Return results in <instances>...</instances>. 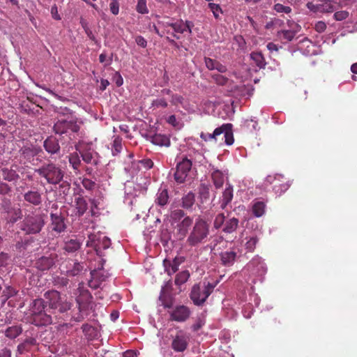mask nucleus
<instances>
[{
    "mask_svg": "<svg viewBox=\"0 0 357 357\" xmlns=\"http://www.w3.org/2000/svg\"><path fill=\"white\" fill-rule=\"evenodd\" d=\"M172 236L173 234L169 232L167 229H162L161 231L160 238L161 241L165 243H168V241L172 239Z\"/></svg>",
    "mask_w": 357,
    "mask_h": 357,
    "instance_id": "obj_60",
    "label": "nucleus"
},
{
    "mask_svg": "<svg viewBox=\"0 0 357 357\" xmlns=\"http://www.w3.org/2000/svg\"><path fill=\"white\" fill-rule=\"evenodd\" d=\"M209 234V227L202 218L195 220L187 238V243L190 246H197L204 243Z\"/></svg>",
    "mask_w": 357,
    "mask_h": 357,
    "instance_id": "obj_4",
    "label": "nucleus"
},
{
    "mask_svg": "<svg viewBox=\"0 0 357 357\" xmlns=\"http://www.w3.org/2000/svg\"><path fill=\"white\" fill-rule=\"evenodd\" d=\"M3 178L8 181H15L18 179L19 175L15 170L8 168H3L2 170Z\"/></svg>",
    "mask_w": 357,
    "mask_h": 357,
    "instance_id": "obj_37",
    "label": "nucleus"
},
{
    "mask_svg": "<svg viewBox=\"0 0 357 357\" xmlns=\"http://www.w3.org/2000/svg\"><path fill=\"white\" fill-rule=\"evenodd\" d=\"M188 344V337L183 332H178L172 340V347L176 352L185 351Z\"/></svg>",
    "mask_w": 357,
    "mask_h": 357,
    "instance_id": "obj_18",
    "label": "nucleus"
},
{
    "mask_svg": "<svg viewBox=\"0 0 357 357\" xmlns=\"http://www.w3.org/2000/svg\"><path fill=\"white\" fill-rule=\"evenodd\" d=\"M233 199V187L230 184H227L222 197L220 199V207L224 209L231 202Z\"/></svg>",
    "mask_w": 357,
    "mask_h": 357,
    "instance_id": "obj_26",
    "label": "nucleus"
},
{
    "mask_svg": "<svg viewBox=\"0 0 357 357\" xmlns=\"http://www.w3.org/2000/svg\"><path fill=\"white\" fill-rule=\"evenodd\" d=\"M238 222V220L236 218L227 220L224 225L222 231L227 234L233 233L237 229Z\"/></svg>",
    "mask_w": 357,
    "mask_h": 357,
    "instance_id": "obj_35",
    "label": "nucleus"
},
{
    "mask_svg": "<svg viewBox=\"0 0 357 357\" xmlns=\"http://www.w3.org/2000/svg\"><path fill=\"white\" fill-rule=\"evenodd\" d=\"M68 161L75 171H79L81 166V160L77 152L70 153L68 156Z\"/></svg>",
    "mask_w": 357,
    "mask_h": 357,
    "instance_id": "obj_41",
    "label": "nucleus"
},
{
    "mask_svg": "<svg viewBox=\"0 0 357 357\" xmlns=\"http://www.w3.org/2000/svg\"><path fill=\"white\" fill-rule=\"evenodd\" d=\"M287 24L288 29H282L278 31L277 36L281 40L291 41L295 36L301 31V26L292 20H288Z\"/></svg>",
    "mask_w": 357,
    "mask_h": 357,
    "instance_id": "obj_16",
    "label": "nucleus"
},
{
    "mask_svg": "<svg viewBox=\"0 0 357 357\" xmlns=\"http://www.w3.org/2000/svg\"><path fill=\"white\" fill-rule=\"evenodd\" d=\"M291 183L289 181H284L279 187L275 188L273 190L276 195H281L283 192H286L290 187Z\"/></svg>",
    "mask_w": 357,
    "mask_h": 357,
    "instance_id": "obj_51",
    "label": "nucleus"
},
{
    "mask_svg": "<svg viewBox=\"0 0 357 357\" xmlns=\"http://www.w3.org/2000/svg\"><path fill=\"white\" fill-rule=\"evenodd\" d=\"M225 219V217L223 213L218 214L214 220V222H213L214 227L215 229H219L222 226H224Z\"/></svg>",
    "mask_w": 357,
    "mask_h": 357,
    "instance_id": "obj_55",
    "label": "nucleus"
},
{
    "mask_svg": "<svg viewBox=\"0 0 357 357\" xmlns=\"http://www.w3.org/2000/svg\"><path fill=\"white\" fill-rule=\"evenodd\" d=\"M208 8L212 11L213 16L217 19L219 17V14L222 13V9L219 4L209 3Z\"/></svg>",
    "mask_w": 357,
    "mask_h": 357,
    "instance_id": "obj_56",
    "label": "nucleus"
},
{
    "mask_svg": "<svg viewBox=\"0 0 357 357\" xmlns=\"http://www.w3.org/2000/svg\"><path fill=\"white\" fill-rule=\"evenodd\" d=\"M273 8L278 13H284L288 14L291 12V7L284 6L281 3L275 4Z\"/></svg>",
    "mask_w": 357,
    "mask_h": 357,
    "instance_id": "obj_57",
    "label": "nucleus"
},
{
    "mask_svg": "<svg viewBox=\"0 0 357 357\" xmlns=\"http://www.w3.org/2000/svg\"><path fill=\"white\" fill-rule=\"evenodd\" d=\"M45 225L40 214L31 213L26 215L21 224L20 228L27 234L39 233Z\"/></svg>",
    "mask_w": 357,
    "mask_h": 357,
    "instance_id": "obj_8",
    "label": "nucleus"
},
{
    "mask_svg": "<svg viewBox=\"0 0 357 357\" xmlns=\"http://www.w3.org/2000/svg\"><path fill=\"white\" fill-rule=\"evenodd\" d=\"M113 61V54L107 55L105 51L102 52L99 56V61L104 64L105 67L110 66Z\"/></svg>",
    "mask_w": 357,
    "mask_h": 357,
    "instance_id": "obj_47",
    "label": "nucleus"
},
{
    "mask_svg": "<svg viewBox=\"0 0 357 357\" xmlns=\"http://www.w3.org/2000/svg\"><path fill=\"white\" fill-rule=\"evenodd\" d=\"M55 262V255L51 254L50 256H43L39 258L36 262V267L42 271L49 270Z\"/></svg>",
    "mask_w": 357,
    "mask_h": 357,
    "instance_id": "obj_21",
    "label": "nucleus"
},
{
    "mask_svg": "<svg viewBox=\"0 0 357 357\" xmlns=\"http://www.w3.org/2000/svg\"><path fill=\"white\" fill-rule=\"evenodd\" d=\"M105 261L103 259H101L100 266L91 272V279L89 282V285L92 289L100 287L102 282L105 281L109 276V273L103 268Z\"/></svg>",
    "mask_w": 357,
    "mask_h": 357,
    "instance_id": "obj_15",
    "label": "nucleus"
},
{
    "mask_svg": "<svg viewBox=\"0 0 357 357\" xmlns=\"http://www.w3.org/2000/svg\"><path fill=\"white\" fill-rule=\"evenodd\" d=\"M24 320L38 326H47L52 322V317L45 311V302L42 298L35 299L31 303Z\"/></svg>",
    "mask_w": 357,
    "mask_h": 357,
    "instance_id": "obj_2",
    "label": "nucleus"
},
{
    "mask_svg": "<svg viewBox=\"0 0 357 357\" xmlns=\"http://www.w3.org/2000/svg\"><path fill=\"white\" fill-rule=\"evenodd\" d=\"M76 150L79 152L84 162L93 165H96L99 162L98 153L89 145L79 148L76 146Z\"/></svg>",
    "mask_w": 357,
    "mask_h": 357,
    "instance_id": "obj_17",
    "label": "nucleus"
},
{
    "mask_svg": "<svg viewBox=\"0 0 357 357\" xmlns=\"http://www.w3.org/2000/svg\"><path fill=\"white\" fill-rule=\"evenodd\" d=\"M204 62L206 67L210 70H216L222 73H225L227 70L226 66L223 65L222 63L215 59L206 57L204 59Z\"/></svg>",
    "mask_w": 357,
    "mask_h": 357,
    "instance_id": "obj_31",
    "label": "nucleus"
},
{
    "mask_svg": "<svg viewBox=\"0 0 357 357\" xmlns=\"http://www.w3.org/2000/svg\"><path fill=\"white\" fill-rule=\"evenodd\" d=\"M24 199L34 206H38L42 203V195L38 190L27 191L24 194Z\"/></svg>",
    "mask_w": 357,
    "mask_h": 357,
    "instance_id": "obj_25",
    "label": "nucleus"
},
{
    "mask_svg": "<svg viewBox=\"0 0 357 357\" xmlns=\"http://www.w3.org/2000/svg\"><path fill=\"white\" fill-rule=\"evenodd\" d=\"M74 207L78 216L84 215L88 208L86 200L80 196L75 197Z\"/></svg>",
    "mask_w": 357,
    "mask_h": 357,
    "instance_id": "obj_34",
    "label": "nucleus"
},
{
    "mask_svg": "<svg viewBox=\"0 0 357 357\" xmlns=\"http://www.w3.org/2000/svg\"><path fill=\"white\" fill-rule=\"evenodd\" d=\"M136 10L141 14H147L149 10L146 6V0H137Z\"/></svg>",
    "mask_w": 357,
    "mask_h": 357,
    "instance_id": "obj_52",
    "label": "nucleus"
},
{
    "mask_svg": "<svg viewBox=\"0 0 357 357\" xmlns=\"http://www.w3.org/2000/svg\"><path fill=\"white\" fill-rule=\"evenodd\" d=\"M148 137L149 140L155 145L166 147L170 146V139L165 135L157 133L152 135H149Z\"/></svg>",
    "mask_w": 357,
    "mask_h": 357,
    "instance_id": "obj_29",
    "label": "nucleus"
},
{
    "mask_svg": "<svg viewBox=\"0 0 357 357\" xmlns=\"http://www.w3.org/2000/svg\"><path fill=\"white\" fill-rule=\"evenodd\" d=\"M22 329L19 326H13L8 328L5 331V335L10 338L14 339L21 334Z\"/></svg>",
    "mask_w": 357,
    "mask_h": 357,
    "instance_id": "obj_44",
    "label": "nucleus"
},
{
    "mask_svg": "<svg viewBox=\"0 0 357 357\" xmlns=\"http://www.w3.org/2000/svg\"><path fill=\"white\" fill-rule=\"evenodd\" d=\"M349 17V12L346 10H341L335 12L333 15V17L337 21H342L347 19Z\"/></svg>",
    "mask_w": 357,
    "mask_h": 357,
    "instance_id": "obj_58",
    "label": "nucleus"
},
{
    "mask_svg": "<svg viewBox=\"0 0 357 357\" xmlns=\"http://www.w3.org/2000/svg\"><path fill=\"white\" fill-rule=\"evenodd\" d=\"M199 192L202 199H208L210 195L209 186L206 184L202 183L199 188Z\"/></svg>",
    "mask_w": 357,
    "mask_h": 357,
    "instance_id": "obj_49",
    "label": "nucleus"
},
{
    "mask_svg": "<svg viewBox=\"0 0 357 357\" xmlns=\"http://www.w3.org/2000/svg\"><path fill=\"white\" fill-rule=\"evenodd\" d=\"M250 59L259 68H263L266 66V61L261 52H254L250 54Z\"/></svg>",
    "mask_w": 357,
    "mask_h": 357,
    "instance_id": "obj_40",
    "label": "nucleus"
},
{
    "mask_svg": "<svg viewBox=\"0 0 357 357\" xmlns=\"http://www.w3.org/2000/svg\"><path fill=\"white\" fill-rule=\"evenodd\" d=\"M265 204L263 202H255L252 206V213L255 217L259 218L265 213Z\"/></svg>",
    "mask_w": 357,
    "mask_h": 357,
    "instance_id": "obj_39",
    "label": "nucleus"
},
{
    "mask_svg": "<svg viewBox=\"0 0 357 357\" xmlns=\"http://www.w3.org/2000/svg\"><path fill=\"white\" fill-rule=\"evenodd\" d=\"M185 156H188V159H190L192 165L193 162L195 164L204 165L206 161L202 151L197 150L195 147L190 148Z\"/></svg>",
    "mask_w": 357,
    "mask_h": 357,
    "instance_id": "obj_23",
    "label": "nucleus"
},
{
    "mask_svg": "<svg viewBox=\"0 0 357 357\" xmlns=\"http://www.w3.org/2000/svg\"><path fill=\"white\" fill-rule=\"evenodd\" d=\"M16 294V291L11 287H7L3 289L1 295L2 303H4L9 298Z\"/></svg>",
    "mask_w": 357,
    "mask_h": 357,
    "instance_id": "obj_48",
    "label": "nucleus"
},
{
    "mask_svg": "<svg viewBox=\"0 0 357 357\" xmlns=\"http://www.w3.org/2000/svg\"><path fill=\"white\" fill-rule=\"evenodd\" d=\"M122 149L121 140L119 138H116L112 144V154L114 155L119 154Z\"/></svg>",
    "mask_w": 357,
    "mask_h": 357,
    "instance_id": "obj_53",
    "label": "nucleus"
},
{
    "mask_svg": "<svg viewBox=\"0 0 357 357\" xmlns=\"http://www.w3.org/2000/svg\"><path fill=\"white\" fill-rule=\"evenodd\" d=\"M139 183L133 181H127L125 183L124 191V202L130 206H132L134 200L141 195H144L149 184V178L146 177H141Z\"/></svg>",
    "mask_w": 357,
    "mask_h": 357,
    "instance_id": "obj_5",
    "label": "nucleus"
},
{
    "mask_svg": "<svg viewBox=\"0 0 357 357\" xmlns=\"http://www.w3.org/2000/svg\"><path fill=\"white\" fill-rule=\"evenodd\" d=\"M182 261L181 259L175 257L174 259L170 260L168 259H165L163 261V265L165 267V272L171 275L176 273L178 269L179 265L181 264Z\"/></svg>",
    "mask_w": 357,
    "mask_h": 357,
    "instance_id": "obj_24",
    "label": "nucleus"
},
{
    "mask_svg": "<svg viewBox=\"0 0 357 357\" xmlns=\"http://www.w3.org/2000/svg\"><path fill=\"white\" fill-rule=\"evenodd\" d=\"M217 283L218 282H216L215 284L208 282L206 284L204 283L203 284H195L190 294V298L193 303L197 305H199L204 303L206 298L212 293Z\"/></svg>",
    "mask_w": 357,
    "mask_h": 357,
    "instance_id": "obj_10",
    "label": "nucleus"
},
{
    "mask_svg": "<svg viewBox=\"0 0 357 357\" xmlns=\"http://www.w3.org/2000/svg\"><path fill=\"white\" fill-rule=\"evenodd\" d=\"M82 185L88 190H92L96 187V183L89 178H84L82 181Z\"/></svg>",
    "mask_w": 357,
    "mask_h": 357,
    "instance_id": "obj_61",
    "label": "nucleus"
},
{
    "mask_svg": "<svg viewBox=\"0 0 357 357\" xmlns=\"http://www.w3.org/2000/svg\"><path fill=\"white\" fill-rule=\"evenodd\" d=\"M242 272L248 276V282L254 284L258 281L262 282L267 273V266L262 258L257 255L246 264Z\"/></svg>",
    "mask_w": 357,
    "mask_h": 357,
    "instance_id": "obj_3",
    "label": "nucleus"
},
{
    "mask_svg": "<svg viewBox=\"0 0 357 357\" xmlns=\"http://www.w3.org/2000/svg\"><path fill=\"white\" fill-rule=\"evenodd\" d=\"M9 261V256L4 252L0 253V270L6 267Z\"/></svg>",
    "mask_w": 357,
    "mask_h": 357,
    "instance_id": "obj_62",
    "label": "nucleus"
},
{
    "mask_svg": "<svg viewBox=\"0 0 357 357\" xmlns=\"http://www.w3.org/2000/svg\"><path fill=\"white\" fill-rule=\"evenodd\" d=\"M284 181V178L282 174L268 175L265 179L264 184L266 186L268 185H273V190H274L275 188L279 187V185Z\"/></svg>",
    "mask_w": 357,
    "mask_h": 357,
    "instance_id": "obj_33",
    "label": "nucleus"
},
{
    "mask_svg": "<svg viewBox=\"0 0 357 357\" xmlns=\"http://www.w3.org/2000/svg\"><path fill=\"white\" fill-rule=\"evenodd\" d=\"M54 130L56 134L61 135L75 133L79 130V126L75 118L68 116L66 119H59L54 125Z\"/></svg>",
    "mask_w": 357,
    "mask_h": 357,
    "instance_id": "obj_11",
    "label": "nucleus"
},
{
    "mask_svg": "<svg viewBox=\"0 0 357 357\" xmlns=\"http://www.w3.org/2000/svg\"><path fill=\"white\" fill-rule=\"evenodd\" d=\"M189 314L188 308L183 305L177 306L170 312L171 319L176 321H185Z\"/></svg>",
    "mask_w": 357,
    "mask_h": 357,
    "instance_id": "obj_20",
    "label": "nucleus"
},
{
    "mask_svg": "<svg viewBox=\"0 0 357 357\" xmlns=\"http://www.w3.org/2000/svg\"><path fill=\"white\" fill-rule=\"evenodd\" d=\"M43 145L46 151L51 154L56 153L60 150L58 140L53 137L47 138Z\"/></svg>",
    "mask_w": 357,
    "mask_h": 357,
    "instance_id": "obj_30",
    "label": "nucleus"
},
{
    "mask_svg": "<svg viewBox=\"0 0 357 357\" xmlns=\"http://www.w3.org/2000/svg\"><path fill=\"white\" fill-rule=\"evenodd\" d=\"M44 297L50 308L63 313L69 310L72 306L71 303L62 297L61 294L56 290H50L45 293Z\"/></svg>",
    "mask_w": 357,
    "mask_h": 357,
    "instance_id": "obj_7",
    "label": "nucleus"
},
{
    "mask_svg": "<svg viewBox=\"0 0 357 357\" xmlns=\"http://www.w3.org/2000/svg\"><path fill=\"white\" fill-rule=\"evenodd\" d=\"M168 220L173 228V236L176 240L184 239L193 225V219L185 215L181 209L172 211Z\"/></svg>",
    "mask_w": 357,
    "mask_h": 357,
    "instance_id": "obj_1",
    "label": "nucleus"
},
{
    "mask_svg": "<svg viewBox=\"0 0 357 357\" xmlns=\"http://www.w3.org/2000/svg\"><path fill=\"white\" fill-rule=\"evenodd\" d=\"M169 196L166 189H160L156 194L155 202L160 206H165L168 202Z\"/></svg>",
    "mask_w": 357,
    "mask_h": 357,
    "instance_id": "obj_43",
    "label": "nucleus"
},
{
    "mask_svg": "<svg viewBox=\"0 0 357 357\" xmlns=\"http://www.w3.org/2000/svg\"><path fill=\"white\" fill-rule=\"evenodd\" d=\"M133 167H137L139 170H148L153 166V161L149 158H144L137 162H134Z\"/></svg>",
    "mask_w": 357,
    "mask_h": 357,
    "instance_id": "obj_38",
    "label": "nucleus"
},
{
    "mask_svg": "<svg viewBox=\"0 0 357 357\" xmlns=\"http://www.w3.org/2000/svg\"><path fill=\"white\" fill-rule=\"evenodd\" d=\"M220 257L222 265L225 266H231L234 264L238 257V253L234 249L228 250L222 252L220 254Z\"/></svg>",
    "mask_w": 357,
    "mask_h": 357,
    "instance_id": "obj_22",
    "label": "nucleus"
},
{
    "mask_svg": "<svg viewBox=\"0 0 357 357\" xmlns=\"http://www.w3.org/2000/svg\"><path fill=\"white\" fill-rule=\"evenodd\" d=\"M82 242V238H70L65 242L63 248L68 252H74L79 249Z\"/></svg>",
    "mask_w": 357,
    "mask_h": 357,
    "instance_id": "obj_32",
    "label": "nucleus"
},
{
    "mask_svg": "<svg viewBox=\"0 0 357 357\" xmlns=\"http://www.w3.org/2000/svg\"><path fill=\"white\" fill-rule=\"evenodd\" d=\"M176 169L174 173V179L178 183H183L190 178L192 174V165L188 156L185 155L178 156Z\"/></svg>",
    "mask_w": 357,
    "mask_h": 357,
    "instance_id": "obj_9",
    "label": "nucleus"
},
{
    "mask_svg": "<svg viewBox=\"0 0 357 357\" xmlns=\"http://www.w3.org/2000/svg\"><path fill=\"white\" fill-rule=\"evenodd\" d=\"M52 229L53 231L61 233L66 229L63 218L56 213H51Z\"/></svg>",
    "mask_w": 357,
    "mask_h": 357,
    "instance_id": "obj_27",
    "label": "nucleus"
},
{
    "mask_svg": "<svg viewBox=\"0 0 357 357\" xmlns=\"http://www.w3.org/2000/svg\"><path fill=\"white\" fill-rule=\"evenodd\" d=\"M210 172L215 187L221 188L225 181V174L214 167H211Z\"/></svg>",
    "mask_w": 357,
    "mask_h": 357,
    "instance_id": "obj_28",
    "label": "nucleus"
},
{
    "mask_svg": "<svg viewBox=\"0 0 357 357\" xmlns=\"http://www.w3.org/2000/svg\"><path fill=\"white\" fill-rule=\"evenodd\" d=\"M183 97L178 94H172L171 96V102L173 105H183Z\"/></svg>",
    "mask_w": 357,
    "mask_h": 357,
    "instance_id": "obj_59",
    "label": "nucleus"
},
{
    "mask_svg": "<svg viewBox=\"0 0 357 357\" xmlns=\"http://www.w3.org/2000/svg\"><path fill=\"white\" fill-rule=\"evenodd\" d=\"M189 277L190 273L188 271H183L176 275L175 284L177 285H181L185 283L188 280Z\"/></svg>",
    "mask_w": 357,
    "mask_h": 357,
    "instance_id": "obj_45",
    "label": "nucleus"
},
{
    "mask_svg": "<svg viewBox=\"0 0 357 357\" xmlns=\"http://www.w3.org/2000/svg\"><path fill=\"white\" fill-rule=\"evenodd\" d=\"M151 106L156 108H166L168 106V103L165 98H159L152 101Z\"/></svg>",
    "mask_w": 357,
    "mask_h": 357,
    "instance_id": "obj_54",
    "label": "nucleus"
},
{
    "mask_svg": "<svg viewBox=\"0 0 357 357\" xmlns=\"http://www.w3.org/2000/svg\"><path fill=\"white\" fill-rule=\"evenodd\" d=\"M258 242V239L256 236H250L246 238V242L245 243V248L248 252H252Z\"/></svg>",
    "mask_w": 357,
    "mask_h": 357,
    "instance_id": "obj_46",
    "label": "nucleus"
},
{
    "mask_svg": "<svg viewBox=\"0 0 357 357\" xmlns=\"http://www.w3.org/2000/svg\"><path fill=\"white\" fill-rule=\"evenodd\" d=\"M110 11L114 15H117L119 12V4L117 0H112L109 4Z\"/></svg>",
    "mask_w": 357,
    "mask_h": 357,
    "instance_id": "obj_63",
    "label": "nucleus"
},
{
    "mask_svg": "<svg viewBox=\"0 0 357 357\" xmlns=\"http://www.w3.org/2000/svg\"><path fill=\"white\" fill-rule=\"evenodd\" d=\"M195 194L190 192L182 197V207L184 208H190L195 204Z\"/></svg>",
    "mask_w": 357,
    "mask_h": 357,
    "instance_id": "obj_42",
    "label": "nucleus"
},
{
    "mask_svg": "<svg viewBox=\"0 0 357 357\" xmlns=\"http://www.w3.org/2000/svg\"><path fill=\"white\" fill-rule=\"evenodd\" d=\"M306 6L310 11L315 13H330L337 10L340 5L332 0H322L316 4L308 2Z\"/></svg>",
    "mask_w": 357,
    "mask_h": 357,
    "instance_id": "obj_14",
    "label": "nucleus"
},
{
    "mask_svg": "<svg viewBox=\"0 0 357 357\" xmlns=\"http://www.w3.org/2000/svg\"><path fill=\"white\" fill-rule=\"evenodd\" d=\"M222 134H224L225 142L227 145L233 144L234 139L231 132V124L230 123L223 124L221 127L215 128L213 133L202 132L200 137L206 142L213 139L216 140V137Z\"/></svg>",
    "mask_w": 357,
    "mask_h": 357,
    "instance_id": "obj_13",
    "label": "nucleus"
},
{
    "mask_svg": "<svg viewBox=\"0 0 357 357\" xmlns=\"http://www.w3.org/2000/svg\"><path fill=\"white\" fill-rule=\"evenodd\" d=\"M83 266L79 262H69V267L66 271L68 276L78 275L83 270Z\"/></svg>",
    "mask_w": 357,
    "mask_h": 357,
    "instance_id": "obj_36",
    "label": "nucleus"
},
{
    "mask_svg": "<svg viewBox=\"0 0 357 357\" xmlns=\"http://www.w3.org/2000/svg\"><path fill=\"white\" fill-rule=\"evenodd\" d=\"M167 122L174 128H179L181 127L180 123L175 115L169 116L167 119Z\"/></svg>",
    "mask_w": 357,
    "mask_h": 357,
    "instance_id": "obj_64",
    "label": "nucleus"
},
{
    "mask_svg": "<svg viewBox=\"0 0 357 357\" xmlns=\"http://www.w3.org/2000/svg\"><path fill=\"white\" fill-rule=\"evenodd\" d=\"M211 77L214 80V82L218 85L223 86L227 84V83L228 82V79L220 74H213Z\"/></svg>",
    "mask_w": 357,
    "mask_h": 357,
    "instance_id": "obj_50",
    "label": "nucleus"
},
{
    "mask_svg": "<svg viewBox=\"0 0 357 357\" xmlns=\"http://www.w3.org/2000/svg\"><path fill=\"white\" fill-rule=\"evenodd\" d=\"M110 239L104 234L98 232L88 236L86 246L93 248L97 255L102 256V250L109 248Z\"/></svg>",
    "mask_w": 357,
    "mask_h": 357,
    "instance_id": "obj_12",
    "label": "nucleus"
},
{
    "mask_svg": "<svg viewBox=\"0 0 357 357\" xmlns=\"http://www.w3.org/2000/svg\"><path fill=\"white\" fill-rule=\"evenodd\" d=\"M168 26L172 27L175 33H183L188 31L189 34H191L194 24L188 20L185 22L178 20L175 22L168 24Z\"/></svg>",
    "mask_w": 357,
    "mask_h": 357,
    "instance_id": "obj_19",
    "label": "nucleus"
},
{
    "mask_svg": "<svg viewBox=\"0 0 357 357\" xmlns=\"http://www.w3.org/2000/svg\"><path fill=\"white\" fill-rule=\"evenodd\" d=\"M35 172L44 178L47 183L51 185L59 183L64 176L63 170L52 162L44 164L40 167L35 169Z\"/></svg>",
    "mask_w": 357,
    "mask_h": 357,
    "instance_id": "obj_6",
    "label": "nucleus"
}]
</instances>
